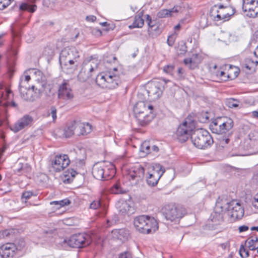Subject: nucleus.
I'll list each match as a JSON object with an SVG mask.
<instances>
[{
	"label": "nucleus",
	"instance_id": "f257e3e1",
	"mask_svg": "<svg viewBox=\"0 0 258 258\" xmlns=\"http://www.w3.org/2000/svg\"><path fill=\"white\" fill-rule=\"evenodd\" d=\"M233 121L229 117H220L214 119L210 124V129L215 134L225 135L226 138L219 139L220 144L223 146L229 142L228 137L231 134Z\"/></svg>",
	"mask_w": 258,
	"mask_h": 258
},
{
	"label": "nucleus",
	"instance_id": "f03ea898",
	"mask_svg": "<svg viewBox=\"0 0 258 258\" xmlns=\"http://www.w3.org/2000/svg\"><path fill=\"white\" fill-rule=\"evenodd\" d=\"M153 106L148 102H138L134 107L135 117L141 126L148 124L154 118Z\"/></svg>",
	"mask_w": 258,
	"mask_h": 258
},
{
	"label": "nucleus",
	"instance_id": "7ed1b4c3",
	"mask_svg": "<svg viewBox=\"0 0 258 258\" xmlns=\"http://www.w3.org/2000/svg\"><path fill=\"white\" fill-rule=\"evenodd\" d=\"M79 52L73 46L64 48L59 55V62L64 69H74L78 64Z\"/></svg>",
	"mask_w": 258,
	"mask_h": 258
},
{
	"label": "nucleus",
	"instance_id": "20e7f679",
	"mask_svg": "<svg viewBox=\"0 0 258 258\" xmlns=\"http://www.w3.org/2000/svg\"><path fill=\"white\" fill-rule=\"evenodd\" d=\"M134 225L139 232L144 234L155 232L159 227L158 223L154 217L145 215L135 217Z\"/></svg>",
	"mask_w": 258,
	"mask_h": 258
},
{
	"label": "nucleus",
	"instance_id": "39448f33",
	"mask_svg": "<svg viewBox=\"0 0 258 258\" xmlns=\"http://www.w3.org/2000/svg\"><path fill=\"white\" fill-rule=\"evenodd\" d=\"M193 145L198 149H206L210 147L214 140L210 133L203 128L195 130L190 135Z\"/></svg>",
	"mask_w": 258,
	"mask_h": 258
},
{
	"label": "nucleus",
	"instance_id": "423d86ee",
	"mask_svg": "<svg viewBox=\"0 0 258 258\" xmlns=\"http://www.w3.org/2000/svg\"><path fill=\"white\" fill-rule=\"evenodd\" d=\"M99 63V60L95 57L91 56L85 59L78 75L79 81L84 82L88 80L92 76L93 72L97 69Z\"/></svg>",
	"mask_w": 258,
	"mask_h": 258
},
{
	"label": "nucleus",
	"instance_id": "0eeeda50",
	"mask_svg": "<svg viewBox=\"0 0 258 258\" xmlns=\"http://www.w3.org/2000/svg\"><path fill=\"white\" fill-rule=\"evenodd\" d=\"M221 202V198L217 199L214 212L208 219V225L211 229H216L218 226L223 222L224 214L226 213L223 207L226 202Z\"/></svg>",
	"mask_w": 258,
	"mask_h": 258
},
{
	"label": "nucleus",
	"instance_id": "6e6552de",
	"mask_svg": "<svg viewBox=\"0 0 258 258\" xmlns=\"http://www.w3.org/2000/svg\"><path fill=\"white\" fill-rule=\"evenodd\" d=\"M218 7V9L217 6H213L210 11V16L215 21H228L235 13V9L231 7H224L222 5Z\"/></svg>",
	"mask_w": 258,
	"mask_h": 258
},
{
	"label": "nucleus",
	"instance_id": "1a4fd4ad",
	"mask_svg": "<svg viewBox=\"0 0 258 258\" xmlns=\"http://www.w3.org/2000/svg\"><path fill=\"white\" fill-rule=\"evenodd\" d=\"M92 175L98 180H107L115 175V170L112 165L107 167L103 163L95 164L92 168Z\"/></svg>",
	"mask_w": 258,
	"mask_h": 258
},
{
	"label": "nucleus",
	"instance_id": "9d476101",
	"mask_svg": "<svg viewBox=\"0 0 258 258\" xmlns=\"http://www.w3.org/2000/svg\"><path fill=\"white\" fill-rule=\"evenodd\" d=\"M145 168L146 169L147 172V183L151 186L157 184L159 180L165 171L164 168L159 164L147 166Z\"/></svg>",
	"mask_w": 258,
	"mask_h": 258
},
{
	"label": "nucleus",
	"instance_id": "9b49d317",
	"mask_svg": "<svg viewBox=\"0 0 258 258\" xmlns=\"http://www.w3.org/2000/svg\"><path fill=\"white\" fill-rule=\"evenodd\" d=\"M225 201V205L223 207L225 212H227L228 215L234 219L238 220L241 219L244 215V209L241 204L236 200H232L229 202L226 199L221 198V202Z\"/></svg>",
	"mask_w": 258,
	"mask_h": 258
},
{
	"label": "nucleus",
	"instance_id": "f8f14e48",
	"mask_svg": "<svg viewBox=\"0 0 258 258\" xmlns=\"http://www.w3.org/2000/svg\"><path fill=\"white\" fill-rule=\"evenodd\" d=\"M146 169L140 164L126 169L124 177L130 181L131 184H136L141 181L144 176Z\"/></svg>",
	"mask_w": 258,
	"mask_h": 258
},
{
	"label": "nucleus",
	"instance_id": "ddd939ff",
	"mask_svg": "<svg viewBox=\"0 0 258 258\" xmlns=\"http://www.w3.org/2000/svg\"><path fill=\"white\" fill-rule=\"evenodd\" d=\"M163 215L167 220L177 222L185 214V209L181 206L175 205L166 206L162 210Z\"/></svg>",
	"mask_w": 258,
	"mask_h": 258
},
{
	"label": "nucleus",
	"instance_id": "4468645a",
	"mask_svg": "<svg viewBox=\"0 0 258 258\" xmlns=\"http://www.w3.org/2000/svg\"><path fill=\"white\" fill-rule=\"evenodd\" d=\"M64 242L67 243L70 247L81 248L89 245L91 240L88 234L78 233L72 235L68 240L64 239Z\"/></svg>",
	"mask_w": 258,
	"mask_h": 258
},
{
	"label": "nucleus",
	"instance_id": "2eb2a0df",
	"mask_svg": "<svg viewBox=\"0 0 258 258\" xmlns=\"http://www.w3.org/2000/svg\"><path fill=\"white\" fill-rule=\"evenodd\" d=\"M195 128V123L193 121L186 119L185 121L181 124L176 131V136L178 140L183 143L188 139L191 132Z\"/></svg>",
	"mask_w": 258,
	"mask_h": 258
},
{
	"label": "nucleus",
	"instance_id": "dca6fc26",
	"mask_svg": "<svg viewBox=\"0 0 258 258\" xmlns=\"http://www.w3.org/2000/svg\"><path fill=\"white\" fill-rule=\"evenodd\" d=\"M164 90L163 82L154 81L149 84L147 93L151 100H156L162 95Z\"/></svg>",
	"mask_w": 258,
	"mask_h": 258
},
{
	"label": "nucleus",
	"instance_id": "f3484780",
	"mask_svg": "<svg viewBox=\"0 0 258 258\" xmlns=\"http://www.w3.org/2000/svg\"><path fill=\"white\" fill-rule=\"evenodd\" d=\"M70 163L69 157L66 154H59L55 156L51 161V166L55 172H60L67 167Z\"/></svg>",
	"mask_w": 258,
	"mask_h": 258
},
{
	"label": "nucleus",
	"instance_id": "a211bd4d",
	"mask_svg": "<svg viewBox=\"0 0 258 258\" xmlns=\"http://www.w3.org/2000/svg\"><path fill=\"white\" fill-rule=\"evenodd\" d=\"M242 10L247 16L255 18L258 16V0H243Z\"/></svg>",
	"mask_w": 258,
	"mask_h": 258
},
{
	"label": "nucleus",
	"instance_id": "6ab92c4d",
	"mask_svg": "<svg viewBox=\"0 0 258 258\" xmlns=\"http://www.w3.org/2000/svg\"><path fill=\"white\" fill-rule=\"evenodd\" d=\"M33 121V118L28 114L24 115L16 122L10 126L11 130L14 133H17L20 131L30 126Z\"/></svg>",
	"mask_w": 258,
	"mask_h": 258
},
{
	"label": "nucleus",
	"instance_id": "aec40b11",
	"mask_svg": "<svg viewBox=\"0 0 258 258\" xmlns=\"http://www.w3.org/2000/svg\"><path fill=\"white\" fill-rule=\"evenodd\" d=\"M58 97L59 99L65 100L72 99L74 97L73 91L68 81H63L59 85Z\"/></svg>",
	"mask_w": 258,
	"mask_h": 258
},
{
	"label": "nucleus",
	"instance_id": "412c9836",
	"mask_svg": "<svg viewBox=\"0 0 258 258\" xmlns=\"http://www.w3.org/2000/svg\"><path fill=\"white\" fill-rule=\"evenodd\" d=\"M116 206L118 212L122 215H131L134 213V208L131 201L121 200L118 201Z\"/></svg>",
	"mask_w": 258,
	"mask_h": 258
},
{
	"label": "nucleus",
	"instance_id": "4be33fe9",
	"mask_svg": "<svg viewBox=\"0 0 258 258\" xmlns=\"http://www.w3.org/2000/svg\"><path fill=\"white\" fill-rule=\"evenodd\" d=\"M16 247L13 243H7L0 247V256L2 258L12 257L15 253Z\"/></svg>",
	"mask_w": 258,
	"mask_h": 258
},
{
	"label": "nucleus",
	"instance_id": "5701e85b",
	"mask_svg": "<svg viewBox=\"0 0 258 258\" xmlns=\"http://www.w3.org/2000/svg\"><path fill=\"white\" fill-rule=\"evenodd\" d=\"M105 83L104 88L112 89L118 85L120 81L118 75L109 72L106 73Z\"/></svg>",
	"mask_w": 258,
	"mask_h": 258
},
{
	"label": "nucleus",
	"instance_id": "b1692460",
	"mask_svg": "<svg viewBox=\"0 0 258 258\" xmlns=\"http://www.w3.org/2000/svg\"><path fill=\"white\" fill-rule=\"evenodd\" d=\"M76 134L78 136H85L91 133L92 125L88 122H81L76 121Z\"/></svg>",
	"mask_w": 258,
	"mask_h": 258
},
{
	"label": "nucleus",
	"instance_id": "393cba45",
	"mask_svg": "<svg viewBox=\"0 0 258 258\" xmlns=\"http://www.w3.org/2000/svg\"><path fill=\"white\" fill-rule=\"evenodd\" d=\"M183 8L179 6H175L173 8L169 10L163 9L158 13V17L159 18H165L176 16L178 13H181Z\"/></svg>",
	"mask_w": 258,
	"mask_h": 258
},
{
	"label": "nucleus",
	"instance_id": "a878e982",
	"mask_svg": "<svg viewBox=\"0 0 258 258\" xmlns=\"http://www.w3.org/2000/svg\"><path fill=\"white\" fill-rule=\"evenodd\" d=\"M31 170V167L30 165L27 163L23 164L19 161L16 163L14 169L15 173L18 175L26 174L30 172Z\"/></svg>",
	"mask_w": 258,
	"mask_h": 258
},
{
	"label": "nucleus",
	"instance_id": "bb28decb",
	"mask_svg": "<svg viewBox=\"0 0 258 258\" xmlns=\"http://www.w3.org/2000/svg\"><path fill=\"white\" fill-rule=\"evenodd\" d=\"M31 79L30 76L29 75H26L24 77V79H21L19 83V91L21 94V95H23V97L26 100H33L34 99L33 97H25L24 93H25V90H26L27 88V87L26 85V83H28V82L30 81Z\"/></svg>",
	"mask_w": 258,
	"mask_h": 258
},
{
	"label": "nucleus",
	"instance_id": "cd10ccee",
	"mask_svg": "<svg viewBox=\"0 0 258 258\" xmlns=\"http://www.w3.org/2000/svg\"><path fill=\"white\" fill-rule=\"evenodd\" d=\"M74 134H76V121L71 122L64 129L63 135L66 138H70Z\"/></svg>",
	"mask_w": 258,
	"mask_h": 258
},
{
	"label": "nucleus",
	"instance_id": "c85d7f7f",
	"mask_svg": "<svg viewBox=\"0 0 258 258\" xmlns=\"http://www.w3.org/2000/svg\"><path fill=\"white\" fill-rule=\"evenodd\" d=\"M246 243L249 250H255L258 248V238L256 236H251L249 238Z\"/></svg>",
	"mask_w": 258,
	"mask_h": 258
},
{
	"label": "nucleus",
	"instance_id": "c756f323",
	"mask_svg": "<svg viewBox=\"0 0 258 258\" xmlns=\"http://www.w3.org/2000/svg\"><path fill=\"white\" fill-rule=\"evenodd\" d=\"M257 63V61H254L250 58H246L242 62V66L248 70H252L254 69Z\"/></svg>",
	"mask_w": 258,
	"mask_h": 258
},
{
	"label": "nucleus",
	"instance_id": "7c9ffc66",
	"mask_svg": "<svg viewBox=\"0 0 258 258\" xmlns=\"http://www.w3.org/2000/svg\"><path fill=\"white\" fill-rule=\"evenodd\" d=\"M76 174H77V172L75 170L69 169L68 171L66 172L64 174L63 182L67 183L71 182Z\"/></svg>",
	"mask_w": 258,
	"mask_h": 258
},
{
	"label": "nucleus",
	"instance_id": "2f4dec72",
	"mask_svg": "<svg viewBox=\"0 0 258 258\" xmlns=\"http://www.w3.org/2000/svg\"><path fill=\"white\" fill-rule=\"evenodd\" d=\"M144 20L140 16L135 17L133 24L129 26L130 29L135 28H141L144 25Z\"/></svg>",
	"mask_w": 258,
	"mask_h": 258
},
{
	"label": "nucleus",
	"instance_id": "473e14b6",
	"mask_svg": "<svg viewBox=\"0 0 258 258\" xmlns=\"http://www.w3.org/2000/svg\"><path fill=\"white\" fill-rule=\"evenodd\" d=\"M37 6L35 5H30L27 3H22L20 6V9L22 11H27L33 13L36 10Z\"/></svg>",
	"mask_w": 258,
	"mask_h": 258
},
{
	"label": "nucleus",
	"instance_id": "72a5a7b5",
	"mask_svg": "<svg viewBox=\"0 0 258 258\" xmlns=\"http://www.w3.org/2000/svg\"><path fill=\"white\" fill-rule=\"evenodd\" d=\"M106 74H100L96 78V83L97 84L102 87H104L105 84H106Z\"/></svg>",
	"mask_w": 258,
	"mask_h": 258
},
{
	"label": "nucleus",
	"instance_id": "f704fd0d",
	"mask_svg": "<svg viewBox=\"0 0 258 258\" xmlns=\"http://www.w3.org/2000/svg\"><path fill=\"white\" fill-rule=\"evenodd\" d=\"M50 205H55L57 206V208L59 209L63 206L69 205L70 204L69 200L66 199L61 201H54L50 203Z\"/></svg>",
	"mask_w": 258,
	"mask_h": 258
},
{
	"label": "nucleus",
	"instance_id": "c9c22d12",
	"mask_svg": "<svg viewBox=\"0 0 258 258\" xmlns=\"http://www.w3.org/2000/svg\"><path fill=\"white\" fill-rule=\"evenodd\" d=\"M29 1L32 3H36L37 0ZM57 1L58 0H43V5L46 7L52 8L55 6Z\"/></svg>",
	"mask_w": 258,
	"mask_h": 258
},
{
	"label": "nucleus",
	"instance_id": "e433bc0d",
	"mask_svg": "<svg viewBox=\"0 0 258 258\" xmlns=\"http://www.w3.org/2000/svg\"><path fill=\"white\" fill-rule=\"evenodd\" d=\"M226 105L229 108H234L238 106L239 101L233 98H229L226 101Z\"/></svg>",
	"mask_w": 258,
	"mask_h": 258
},
{
	"label": "nucleus",
	"instance_id": "4c0bfd02",
	"mask_svg": "<svg viewBox=\"0 0 258 258\" xmlns=\"http://www.w3.org/2000/svg\"><path fill=\"white\" fill-rule=\"evenodd\" d=\"M140 151L146 154L151 153V146L149 145V142H144L140 148Z\"/></svg>",
	"mask_w": 258,
	"mask_h": 258
},
{
	"label": "nucleus",
	"instance_id": "58836bf2",
	"mask_svg": "<svg viewBox=\"0 0 258 258\" xmlns=\"http://www.w3.org/2000/svg\"><path fill=\"white\" fill-rule=\"evenodd\" d=\"M33 195V192L31 191H26L24 192L21 196L22 202L26 204L27 200L29 199Z\"/></svg>",
	"mask_w": 258,
	"mask_h": 258
},
{
	"label": "nucleus",
	"instance_id": "ea45409f",
	"mask_svg": "<svg viewBox=\"0 0 258 258\" xmlns=\"http://www.w3.org/2000/svg\"><path fill=\"white\" fill-rule=\"evenodd\" d=\"M43 54L47 57H51L54 54V50L51 47L47 46L44 48Z\"/></svg>",
	"mask_w": 258,
	"mask_h": 258
},
{
	"label": "nucleus",
	"instance_id": "a19ab883",
	"mask_svg": "<svg viewBox=\"0 0 258 258\" xmlns=\"http://www.w3.org/2000/svg\"><path fill=\"white\" fill-rule=\"evenodd\" d=\"M177 34V33L174 32V34L168 36L167 43L169 46H172L173 45Z\"/></svg>",
	"mask_w": 258,
	"mask_h": 258
},
{
	"label": "nucleus",
	"instance_id": "79ce46f5",
	"mask_svg": "<svg viewBox=\"0 0 258 258\" xmlns=\"http://www.w3.org/2000/svg\"><path fill=\"white\" fill-rule=\"evenodd\" d=\"M200 121L201 122L205 123L207 122L210 118L209 113L207 112H202L199 117Z\"/></svg>",
	"mask_w": 258,
	"mask_h": 258
},
{
	"label": "nucleus",
	"instance_id": "37998d69",
	"mask_svg": "<svg viewBox=\"0 0 258 258\" xmlns=\"http://www.w3.org/2000/svg\"><path fill=\"white\" fill-rule=\"evenodd\" d=\"M239 254L242 257L246 258L249 255V252L243 246H241L239 249Z\"/></svg>",
	"mask_w": 258,
	"mask_h": 258
},
{
	"label": "nucleus",
	"instance_id": "c03bdc74",
	"mask_svg": "<svg viewBox=\"0 0 258 258\" xmlns=\"http://www.w3.org/2000/svg\"><path fill=\"white\" fill-rule=\"evenodd\" d=\"M43 85H42L41 88H38L37 87H35V86H32L31 90L32 91L34 92V93L36 94V96H39L41 93L44 91L43 89Z\"/></svg>",
	"mask_w": 258,
	"mask_h": 258
},
{
	"label": "nucleus",
	"instance_id": "a18cd8bd",
	"mask_svg": "<svg viewBox=\"0 0 258 258\" xmlns=\"http://www.w3.org/2000/svg\"><path fill=\"white\" fill-rule=\"evenodd\" d=\"M100 200H95L90 204V208L93 210L98 209L101 206Z\"/></svg>",
	"mask_w": 258,
	"mask_h": 258
},
{
	"label": "nucleus",
	"instance_id": "49530a36",
	"mask_svg": "<svg viewBox=\"0 0 258 258\" xmlns=\"http://www.w3.org/2000/svg\"><path fill=\"white\" fill-rule=\"evenodd\" d=\"M174 67L172 64H168L164 67L163 71L168 74L172 75Z\"/></svg>",
	"mask_w": 258,
	"mask_h": 258
},
{
	"label": "nucleus",
	"instance_id": "de8ad7c7",
	"mask_svg": "<svg viewBox=\"0 0 258 258\" xmlns=\"http://www.w3.org/2000/svg\"><path fill=\"white\" fill-rule=\"evenodd\" d=\"M12 0H0V10H3L9 6Z\"/></svg>",
	"mask_w": 258,
	"mask_h": 258
},
{
	"label": "nucleus",
	"instance_id": "09e8293b",
	"mask_svg": "<svg viewBox=\"0 0 258 258\" xmlns=\"http://www.w3.org/2000/svg\"><path fill=\"white\" fill-rule=\"evenodd\" d=\"M48 115H51L53 121L56 119V109L54 106L51 107L50 112L48 113Z\"/></svg>",
	"mask_w": 258,
	"mask_h": 258
},
{
	"label": "nucleus",
	"instance_id": "8fccbe9b",
	"mask_svg": "<svg viewBox=\"0 0 258 258\" xmlns=\"http://www.w3.org/2000/svg\"><path fill=\"white\" fill-rule=\"evenodd\" d=\"M132 255L129 252H124L119 254L118 258H132Z\"/></svg>",
	"mask_w": 258,
	"mask_h": 258
},
{
	"label": "nucleus",
	"instance_id": "3c124183",
	"mask_svg": "<svg viewBox=\"0 0 258 258\" xmlns=\"http://www.w3.org/2000/svg\"><path fill=\"white\" fill-rule=\"evenodd\" d=\"M10 235V231L9 230H4L0 231V238H5L9 236Z\"/></svg>",
	"mask_w": 258,
	"mask_h": 258
},
{
	"label": "nucleus",
	"instance_id": "603ef678",
	"mask_svg": "<svg viewBox=\"0 0 258 258\" xmlns=\"http://www.w3.org/2000/svg\"><path fill=\"white\" fill-rule=\"evenodd\" d=\"M252 205L256 209H258V194L256 195L253 198Z\"/></svg>",
	"mask_w": 258,
	"mask_h": 258
},
{
	"label": "nucleus",
	"instance_id": "864d4df0",
	"mask_svg": "<svg viewBox=\"0 0 258 258\" xmlns=\"http://www.w3.org/2000/svg\"><path fill=\"white\" fill-rule=\"evenodd\" d=\"M92 33L96 36H100L102 35V32L99 29H94L92 30Z\"/></svg>",
	"mask_w": 258,
	"mask_h": 258
},
{
	"label": "nucleus",
	"instance_id": "5fc2aeb1",
	"mask_svg": "<svg viewBox=\"0 0 258 258\" xmlns=\"http://www.w3.org/2000/svg\"><path fill=\"white\" fill-rule=\"evenodd\" d=\"M248 227L246 225H242L239 227V232H243L247 231L248 229Z\"/></svg>",
	"mask_w": 258,
	"mask_h": 258
},
{
	"label": "nucleus",
	"instance_id": "6e6d98bb",
	"mask_svg": "<svg viewBox=\"0 0 258 258\" xmlns=\"http://www.w3.org/2000/svg\"><path fill=\"white\" fill-rule=\"evenodd\" d=\"M183 20H181L179 22V23L178 24H177V25L175 26L174 27V30L175 31L174 32H176V31H179L180 29V28H181V26H180V23H183Z\"/></svg>",
	"mask_w": 258,
	"mask_h": 258
},
{
	"label": "nucleus",
	"instance_id": "4d7b16f0",
	"mask_svg": "<svg viewBox=\"0 0 258 258\" xmlns=\"http://www.w3.org/2000/svg\"><path fill=\"white\" fill-rule=\"evenodd\" d=\"M96 19V17L94 16H93V15L89 16L86 17V20L88 21H90V22H94V21H95Z\"/></svg>",
	"mask_w": 258,
	"mask_h": 258
},
{
	"label": "nucleus",
	"instance_id": "13d9d810",
	"mask_svg": "<svg viewBox=\"0 0 258 258\" xmlns=\"http://www.w3.org/2000/svg\"><path fill=\"white\" fill-rule=\"evenodd\" d=\"M124 229L115 230L112 231L114 234H119V235L122 234L124 232Z\"/></svg>",
	"mask_w": 258,
	"mask_h": 258
},
{
	"label": "nucleus",
	"instance_id": "bf43d9fd",
	"mask_svg": "<svg viewBox=\"0 0 258 258\" xmlns=\"http://www.w3.org/2000/svg\"><path fill=\"white\" fill-rule=\"evenodd\" d=\"M155 23H156L155 21H151V23H147L149 27V31H150V29H152L153 28V27H154L155 26Z\"/></svg>",
	"mask_w": 258,
	"mask_h": 258
},
{
	"label": "nucleus",
	"instance_id": "052dcab7",
	"mask_svg": "<svg viewBox=\"0 0 258 258\" xmlns=\"http://www.w3.org/2000/svg\"><path fill=\"white\" fill-rule=\"evenodd\" d=\"M14 71H15V70L13 68L10 67L9 68L8 74H9L10 77H12Z\"/></svg>",
	"mask_w": 258,
	"mask_h": 258
},
{
	"label": "nucleus",
	"instance_id": "680f3d73",
	"mask_svg": "<svg viewBox=\"0 0 258 258\" xmlns=\"http://www.w3.org/2000/svg\"><path fill=\"white\" fill-rule=\"evenodd\" d=\"M153 152H157L159 150L158 147L155 145H152L151 146V151Z\"/></svg>",
	"mask_w": 258,
	"mask_h": 258
},
{
	"label": "nucleus",
	"instance_id": "e2e57ef3",
	"mask_svg": "<svg viewBox=\"0 0 258 258\" xmlns=\"http://www.w3.org/2000/svg\"><path fill=\"white\" fill-rule=\"evenodd\" d=\"M145 18L146 19V22L147 23H151V21H152L151 17L149 15H145Z\"/></svg>",
	"mask_w": 258,
	"mask_h": 258
},
{
	"label": "nucleus",
	"instance_id": "0e129e2a",
	"mask_svg": "<svg viewBox=\"0 0 258 258\" xmlns=\"http://www.w3.org/2000/svg\"><path fill=\"white\" fill-rule=\"evenodd\" d=\"M225 74L224 71H218L216 73V75L219 77H223Z\"/></svg>",
	"mask_w": 258,
	"mask_h": 258
},
{
	"label": "nucleus",
	"instance_id": "69168bd1",
	"mask_svg": "<svg viewBox=\"0 0 258 258\" xmlns=\"http://www.w3.org/2000/svg\"><path fill=\"white\" fill-rule=\"evenodd\" d=\"M252 116L255 118H258V111H253L251 112Z\"/></svg>",
	"mask_w": 258,
	"mask_h": 258
},
{
	"label": "nucleus",
	"instance_id": "338daca9",
	"mask_svg": "<svg viewBox=\"0 0 258 258\" xmlns=\"http://www.w3.org/2000/svg\"><path fill=\"white\" fill-rule=\"evenodd\" d=\"M184 62L185 64L191 63L192 59L191 58H186L184 60Z\"/></svg>",
	"mask_w": 258,
	"mask_h": 258
},
{
	"label": "nucleus",
	"instance_id": "774afa93",
	"mask_svg": "<svg viewBox=\"0 0 258 258\" xmlns=\"http://www.w3.org/2000/svg\"><path fill=\"white\" fill-rule=\"evenodd\" d=\"M254 54L256 57H258V46L256 47L254 51Z\"/></svg>",
	"mask_w": 258,
	"mask_h": 258
}]
</instances>
